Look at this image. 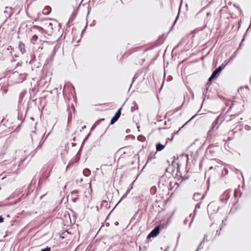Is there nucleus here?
Here are the masks:
<instances>
[{"label":"nucleus","instance_id":"3","mask_svg":"<svg viewBox=\"0 0 251 251\" xmlns=\"http://www.w3.org/2000/svg\"><path fill=\"white\" fill-rule=\"evenodd\" d=\"M226 64H222L221 66L216 68L212 73L216 78H217L222 71L226 67Z\"/></svg>","mask_w":251,"mask_h":251},{"label":"nucleus","instance_id":"31","mask_svg":"<svg viewBox=\"0 0 251 251\" xmlns=\"http://www.w3.org/2000/svg\"><path fill=\"white\" fill-rule=\"evenodd\" d=\"M176 164H177V173H176V175L178 176V173H180L179 169V167L180 166V165L179 163H177Z\"/></svg>","mask_w":251,"mask_h":251},{"label":"nucleus","instance_id":"7","mask_svg":"<svg viewBox=\"0 0 251 251\" xmlns=\"http://www.w3.org/2000/svg\"><path fill=\"white\" fill-rule=\"evenodd\" d=\"M167 143H168L167 141H166L165 145H163L161 143H160V142L156 143V151H162L165 148V147L166 146V145L167 144Z\"/></svg>","mask_w":251,"mask_h":251},{"label":"nucleus","instance_id":"23","mask_svg":"<svg viewBox=\"0 0 251 251\" xmlns=\"http://www.w3.org/2000/svg\"><path fill=\"white\" fill-rule=\"evenodd\" d=\"M238 53V50H236L233 54V55L230 57V60H232L234 59L237 56Z\"/></svg>","mask_w":251,"mask_h":251},{"label":"nucleus","instance_id":"6","mask_svg":"<svg viewBox=\"0 0 251 251\" xmlns=\"http://www.w3.org/2000/svg\"><path fill=\"white\" fill-rule=\"evenodd\" d=\"M216 150L215 148V147L213 145L211 144L207 148L206 151V153L207 155H211V156H213V154L215 153Z\"/></svg>","mask_w":251,"mask_h":251},{"label":"nucleus","instance_id":"53","mask_svg":"<svg viewBox=\"0 0 251 251\" xmlns=\"http://www.w3.org/2000/svg\"><path fill=\"white\" fill-rule=\"evenodd\" d=\"M220 234V232H219L218 230H217V232H216V235H219Z\"/></svg>","mask_w":251,"mask_h":251},{"label":"nucleus","instance_id":"29","mask_svg":"<svg viewBox=\"0 0 251 251\" xmlns=\"http://www.w3.org/2000/svg\"><path fill=\"white\" fill-rule=\"evenodd\" d=\"M133 104L134 105V107H131V111L133 112L134 110H135V109H137V105L136 104L135 102H133Z\"/></svg>","mask_w":251,"mask_h":251},{"label":"nucleus","instance_id":"5","mask_svg":"<svg viewBox=\"0 0 251 251\" xmlns=\"http://www.w3.org/2000/svg\"><path fill=\"white\" fill-rule=\"evenodd\" d=\"M219 119H220V116H218L216 118V119L214 121V122H213V123L211 125L210 129L208 132V134H209L210 132H211L212 131H213L215 129H217L219 128V125L217 126V125L219 123Z\"/></svg>","mask_w":251,"mask_h":251},{"label":"nucleus","instance_id":"8","mask_svg":"<svg viewBox=\"0 0 251 251\" xmlns=\"http://www.w3.org/2000/svg\"><path fill=\"white\" fill-rule=\"evenodd\" d=\"M100 207H104L105 209H109L110 207V204L106 201L103 200L101 203Z\"/></svg>","mask_w":251,"mask_h":251},{"label":"nucleus","instance_id":"45","mask_svg":"<svg viewBox=\"0 0 251 251\" xmlns=\"http://www.w3.org/2000/svg\"><path fill=\"white\" fill-rule=\"evenodd\" d=\"M236 171H237V172H240V174H241V176H242V178H244V176H243V174H242V172H241V171H240V170H238V169H236Z\"/></svg>","mask_w":251,"mask_h":251},{"label":"nucleus","instance_id":"54","mask_svg":"<svg viewBox=\"0 0 251 251\" xmlns=\"http://www.w3.org/2000/svg\"><path fill=\"white\" fill-rule=\"evenodd\" d=\"M34 62H35V61L32 60L30 61L29 63L31 64H32Z\"/></svg>","mask_w":251,"mask_h":251},{"label":"nucleus","instance_id":"28","mask_svg":"<svg viewBox=\"0 0 251 251\" xmlns=\"http://www.w3.org/2000/svg\"><path fill=\"white\" fill-rule=\"evenodd\" d=\"M104 120V118H101V119H99L98 120H97V121H96V122L94 123L95 125H96V126L98 125L102 121H103Z\"/></svg>","mask_w":251,"mask_h":251},{"label":"nucleus","instance_id":"16","mask_svg":"<svg viewBox=\"0 0 251 251\" xmlns=\"http://www.w3.org/2000/svg\"><path fill=\"white\" fill-rule=\"evenodd\" d=\"M90 173L91 172L89 169L86 168L83 171V174L86 176H89Z\"/></svg>","mask_w":251,"mask_h":251},{"label":"nucleus","instance_id":"52","mask_svg":"<svg viewBox=\"0 0 251 251\" xmlns=\"http://www.w3.org/2000/svg\"><path fill=\"white\" fill-rule=\"evenodd\" d=\"M224 170H225V171L226 173L227 174L228 173V170H227V169H224Z\"/></svg>","mask_w":251,"mask_h":251},{"label":"nucleus","instance_id":"40","mask_svg":"<svg viewBox=\"0 0 251 251\" xmlns=\"http://www.w3.org/2000/svg\"><path fill=\"white\" fill-rule=\"evenodd\" d=\"M245 35L244 36V37H243V38L242 39V41H241V43H240V44H241V47H242V45H243V42L244 41V40H245Z\"/></svg>","mask_w":251,"mask_h":251},{"label":"nucleus","instance_id":"21","mask_svg":"<svg viewBox=\"0 0 251 251\" xmlns=\"http://www.w3.org/2000/svg\"><path fill=\"white\" fill-rule=\"evenodd\" d=\"M91 135V132H89L87 134V135L85 136V138L83 139L82 143L81 144V146H83L84 143L86 142V141L88 139L89 137Z\"/></svg>","mask_w":251,"mask_h":251},{"label":"nucleus","instance_id":"60","mask_svg":"<svg viewBox=\"0 0 251 251\" xmlns=\"http://www.w3.org/2000/svg\"><path fill=\"white\" fill-rule=\"evenodd\" d=\"M73 140L74 141H75V137H74V138H73Z\"/></svg>","mask_w":251,"mask_h":251},{"label":"nucleus","instance_id":"12","mask_svg":"<svg viewBox=\"0 0 251 251\" xmlns=\"http://www.w3.org/2000/svg\"><path fill=\"white\" fill-rule=\"evenodd\" d=\"M19 79L18 80L19 82H22L25 79L26 74H19Z\"/></svg>","mask_w":251,"mask_h":251},{"label":"nucleus","instance_id":"39","mask_svg":"<svg viewBox=\"0 0 251 251\" xmlns=\"http://www.w3.org/2000/svg\"><path fill=\"white\" fill-rule=\"evenodd\" d=\"M178 17H179V14H178L177 15V16H176V19H175V21H174V25H175V23L176 22V21H177V19H178Z\"/></svg>","mask_w":251,"mask_h":251},{"label":"nucleus","instance_id":"55","mask_svg":"<svg viewBox=\"0 0 251 251\" xmlns=\"http://www.w3.org/2000/svg\"><path fill=\"white\" fill-rule=\"evenodd\" d=\"M213 169V166H211V167H209V170H212Z\"/></svg>","mask_w":251,"mask_h":251},{"label":"nucleus","instance_id":"47","mask_svg":"<svg viewBox=\"0 0 251 251\" xmlns=\"http://www.w3.org/2000/svg\"><path fill=\"white\" fill-rule=\"evenodd\" d=\"M71 118H72V115L70 114L69 117H68V122H69V121L71 119Z\"/></svg>","mask_w":251,"mask_h":251},{"label":"nucleus","instance_id":"62","mask_svg":"<svg viewBox=\"0 0 251 251\" xmlns=\"http://www.w3.org/2000/svg\"><path fill=\"white\" fill-rule=\"evenodd\" d=\"M201 246V245H200V246H199V247H198V250H197L196 251H198V250L199 249H200V246Z\"/></svg>","mask_w":251,"mask_h":251},{"label":"nucleus","instance_id":"34","mask_svg":"<svg viewBox=\"0 0 251 251\" xmlns=\"http://www.w3.org/2000/svg\"><path fill=\"white\" fill-rule=\"evenodd\" d=\"M77 199H78V197H73V198H72V201L73 202H75L76 201Z\"/></svg>","mask_w":251,"mask_h":251},{"label":"nucleus","instance_id":"15","mask_svg":"<svg viewBox=\"0 0 251 251\" xmlns=\"http://www.w3.org/2000/svg\"><path fill=\"white\" fill-rule=\"evenodd\" d=\"M214 78H216V77L214 76H213L212 74H211V76L208 78V82L206 84V86H209L210 85H211V82Z\"/></svg>","mask_w":251,"mask_h":251},{"label":"nucleus","instance_id":"49","mask_svg":"<svg viewBox=\"0 0 251 251\" xmlns=\"http://www.w3.org/2000/svg\"><path fill=\"white\" fill-rule=\"evenodd\" d=\"M184 224L186 225L187 223V220L185 219L183 222Z\"/></svg>","mask_w":251,"mask_h":251},{"label":"nucleus","instance_id":"30","mask_svg":"<svg viewBox=\"0 0 251 251\" xmlns=\"http://www.w3.org/2000/svg\"><path fill=\"white\" fill-rule=\"evenodd\" d=\"M51 248L49 247H47L44 249H41V251H50Z\"/></svg>","mask_w":251,"mask_h":251},{"label":"nucleus","instance_id":"25","mask_svg":"<svg viewBox=\"0 0 251 251\" xmlns=\"http://www.w3.org/2000/svg\"><path fill=\"white\" fill-rule=\"evenodd\" d=\"M122 107H120V108L118 109V110L116 111V112L115 113V115H117V116H118L119 117H120L121 116V110H122Z\"/></svg>","mask_w":251,"mask_h":251},{"label":"nucleus","instance_id":"43","mask_svg":"<svg viewBox=\"0 0 251 251\" xmlns=\"http://www.w3.org/2000/svg\"><path fill=\"white\" fill-rule=\"evenodd\" d=\"M198 208H200V204L199 203L196 204V207H195L196 209H197Z\"/></svg>","mask_w":251,"mask_h":251},{"label":"nucleus","instance_id":"37","mask_svg":"<svg viewBox=\"0 0 251 251\" xmlns=\"http://www.w3.org/2000/svg\"><path fill=\"white\" fill-rule=\"evenodd\" d=\"M207 235H204L203 240L201 242V244H200L201 245L202 244V243L204 242V241L205 240H206V238H207Z\"/></svg>","mask_w":251,"mask_h":251},{"label":"nucleus","instance_id":"20","mask_svg":"<svg viewBox=\"0 0 251 251\" xmlns=\"http://www.w3.org/2000/svg\"><path fill=\"white\" fill-rule=\"evenodd\" d=\"M133 183V182L130 184V187L126 190V193L122 197L123 198L125 197L128 193H129L131 189L132 188V185Z\"/></svg>","mask_w":251,"mask_h":251},{"label":"nucleus","instance_id":"22","mask_svg":"<svg viewBox=\"0 0 251 251\" xmlns=\"http://www.w3.org/2000/svg\"><path fill=\"white\" fill-rule=\"evenodd\" d=\"M78 194V191L77 190H73L71 192L72 196H75V197H78V195H77Z\"/></svg>","mask_w":251,"mask_h":251},{"label":"nucleus","instance_id":"57","mask_svg":"<svg viewBox=\"0 0 251 251\" xmlns=\"http://www.w3.org/2000/svg\"><path fill=\"white\" fill-rule=\"evenodd\" d=\"M182 106H180V107H178L177 109V110H179L181 108Z\"/></svg>","mask_w":251,"mask_h":251},{"label":"nucleus","instance_id":"35","mask_svg":"<svg viewBox=\"0 0 251 251\" xmlns=\"http://www.w3.org/2000/svg\"><path fill=\"white\" fill-rule=\"evenodd\" d=\"M4 221V218L0 215V223H2Z\"/></svg>","mask_w":251,"mask_h":251},{"label":"nucleus","instance_id":"36","mask_svg":"<svg viewBox=\"0 0 251 251\" xmlns=\"http://www.w3.org/2000/svg\"><path fill=\"white\" fill-rule=\"evenodd\" d=\"M38 38V36L36 35H34L32 36V39L36 41Z\"/></svg>","mask_w":251,"mask_h":251},{"label":"nucleus","instance_id":"9","mask_svg":"<svg viewBox=\"0 0 251 251\" xmlns=\"http://www.w3.org/2000/svg\"><path fill=\"white\" fill-rule=\"evenodd\" d=\"M51 11V8L49 6H46L43 10V14L44 15H48Z\"/></svg>","mask_w":251,"mask_h":251},{"label":"nucleus","instance_id":"56","mask_svg":"<svg viewBox=\"0 0 251 251\" xmlns=\"http://www.w3.org/2000/svg\"><path fill=\"white\" fill-rule=\"evenodd\" d=\"M122 198H123V197L120 199V200L118 201V202L116 204V205H115V207H116V205L120 202V201H121Z\"/></svg>","mask_w":251,"mask_h":251},{"label":"nucleus","instance_id":"26","mask_svg":"<svg viewBox=\"0 0 251 251\" xmlns=\"http://www.w3.org/2000/svg\"><path fill=\"white\" fill-rule=\"evenodd\" d=\"M196 209L195 208V210H194V214H193V217H192V218L191 221L190 222V224H189V227H190L191 225V224H192V222H193V220H194V217H195V214H196Z\"/></svg>","mask_w":251,"mask_h":251},{"label":"nucleus","instance_id":"32","mask_svg":"<svg viewBox=\"0 0 251 251\" xmlns=\"http://www.w3.org/2000/svg\"><path fill=\"white\" fill-rule=\"evenodd\" d=\"M208 91V86H206L205 90L203 92V95L205 96L206 94V93Z\"/></svg>","mask_w":251,"mask_h":251},{"label":"nucleus","instance_id":"18","mask_svg":"<svg viewBox=\"0 0 251 251\" xmlns=\"http://www.w3.org/2000/svg\"><path fill=\"white\" fill-rule=\"evenodd\" d=\"M242 195V193L241 191L239 190L235 189L234 191V196L235 197H236L237 196H239V197H241Z\"/></svg>","mask_w":251,"mask_h":251},{"label":"nucleus","instance_id":"11","mask_svg":"<svg viewBox=\"0 0 251 251\" xmlns=\"http://www.w3.org/2000/svg\"><path fill=\"white\" fill-rule=\"evenodd\" d=\"M19 50L22 53H24L25 51V44L24 43H23L22 42H20L19 43Z\"/></svg>","mask_w":251,"mask_h":251},{"label":"nucleus","instance_id":"50","mask_svg":"<svg viewBox=\"0 0 251 251\" xmlns=\"http://www.w3.org/2000/svg\"><path fill=\"white\" fill-rule=\"evenodd\" d=\"M241 48H242L241 44H240L239 47H238V48L237 50H238V51Z\"/></svg>","mask_w":251,"mask_h":251},{"label":"nucleus","instance_id":"2","mask_svg":"<svg viewBox=\"0 0 251 251\" xmlns=\"http://www.w3.org/2000/svg\"><path fill=\"white\" fill-rule=\"evenodd\" d=\"M160 225L156 226L148 235L147 239L156 237L160 233Z\"/></svg>","mask_w":251,"mask_h":251},{"label":"nucleus","instance_id":"19","mask_svg":"<svg viewBox=\"0 0 251 251\" xmlns=\"http://www.w3.org/2000/svg\"><path fill=\"white\" fill-rule=\"evenodd\" d=\"M201 196V194L200 193H195L193 196V199L195 201H198L200 199V197Z\"/></svg>","mask_w":251,"mask_h":251},{"label":"nucleus","instance_id":"14","mask_svg":"<svg viewBox=\"0 0 251 251\" xmlns=\"http://www.w3.org/2000/svg\"><path fill=\"white\" fill-rule=\"evenodd\" d=\"M33 28L36 29L39 32H41V33H44L45 32V30L42 27L38 25H34Z\"/></svg>","mask_w":251,"mask_h":251},{"label":"nucleus","instance_id":"64","mask_svg":"<svg viewBox=\"0 0 251 251\" xmlns=\"http://www.w3.org/2000/svg\"><path fill=\"white\" fill-rule=\"evenodd\" d=\"M168 248H169V247H167L166 249H165V250H164V251H167V250H168Z\"/></svg>","mask_w":251,"mask_h":251},{"label":"nucleus","instance_id":"63","mask_svg":"<svg viewBox=\"0 0 251 251\" xmlns=\"http://www.w3.org/2000/svg\"><path fill=\"white\" fill-rule=\"evenodd\" d=\"M168 248H169V247H167L166 249H165V250H164V251H167V250H168Z\"/></svg>","mask_w":251,"mask_h":251},{"label":"nucleus","instance_id":"1","mask_svg":"<svg viewBox=\"0 0 251 251\" xmlns=\"http://www.w3.org/2000/svg\"><path fill=\"white\" fill-rule=\"evenodd\" d=\"M202 103L201 104V108L199 110V111H198V112L195 114L194 115V116H193L191 119L188 120L186 123H185V124H184L181 127L179 128V130L176 131V132H174L173 134H172V136L171 137V138H168L167 139H166V141H167L168 142V141H172L174 138V136L175 134H178L179 131H180L181 130V128H182L183 127H184L188 123H189L191 120H192L197 115V114L200 111L201 108H202Z\"/></svg>","mask_w":251,"mask_h":251},{"label":"nucleus","instance_id":"48","mask_svg":"<svg viewBox=\"0 0 251 251\" xmlns=\"http://www.w3.org/2000/svg\"><path fill=\"white\" fill-rule=\"evenodd\" d=\"M211 12H208L206 13V16H210V15H211Z\"/></svg>","mask_w":251,"mask_h":251},{"label":"nucleus","instance_id":"59","mask_svg":"<svg viewBox=\"0 0 251 251\" xmlns=\"http://www.w3.org/2000/svg\"><path fill=\"white\" fill-rule=\"evenodd\" d=\"M86 127V126H82V129H83L84 128H85Z\"/></svg>","mask_w":251,"mask_h":251},{"label":"nucleus","instance_id":"58","mask_svg":"<svg viewBox=\"0 0 251 251\" xmlns=\"http://www.w3.org/2000/svg\"><path fill=\"white\" fill-rule=\"evenodd\" d=\"M115 225L116 226L118 225V222H115Z\"/></svg>","mask_w":251,"mask_h":251},{"label":"nucleus","instance_id":"46","mask_svg":"<svg viewBox=\"0 0 251 251\" xmlns=\"http://www.w3.org/2000/svg\"><path fill=\"white\" fill-rule=\"evenodd\" d=\"M134 79H135V76H134V77H133V78H132V82H131V84H130V85L129 88L131 87L132 83H133V81H134Z\"/></svg>","mask_w":251,"mask_h":251},{"label":"nucleus","instance_id":"51","mask_svg":"<svg viewBox=\"0 0 251 251\" xmlns=\"http://www.w3.org/2000/svg\"><path fill=\"white\" fill-rule=\"evenodd\" d=\"M72 146L73 147H75V146H76V144H75V143H72Z\"/></svg>","mask_w":251,"mask_h":251},{"label":"nucleus","instance_id":"4","mask_svg":"<svg viewBox=\"0 0 251 251\" xmlns=\"http://www.w3.org/2000/svg\"><path fill=\"white\" fill-rule=\"evenodd\" d=\"M230 197L229 196V190H227L224 192L223 195L221 196L220 200L222 202L226 203Z\"/></svg>","mask_w":251,"mask_h":251},{"label":"nucleus","instance_id":"10","mask_svg":"<svg viewBox=\"0 0 251 251\" xmlns=\"http://www.w3.org/2000/svg\"><path fill=\"white\" fill-rule=\"evenodd\" d=\"M119 118H120V117H119L117 115L115 114L114 115V116H113L112 118H111L110 124V125L114 124L115 123H116L118 120Z\"/></svg>","mask_w":251,"mask_h":251},{"label":"nucleus","instance_id":"42","mask_svg":"<svg viewBox=\"0 0 251 251\" xmlns=\"http://www.w3.org/2000/svg\"><path fill=\"white\" fill-rule=\"evenodd\" d=\"M96 126H97L96 125H95V124H94L91 127V130H92L94 129Z\"/></svg>","mask_w":251,"mask_h":251},{"label":"nucleus","instance_id":"13","mask_svg":"<svg viewBox=\"0 0 251 251\" xmlns=\"http://www.w3.org/2000/svg\"><path fill=\"white\" fill-rule=\"evenodd\" d=\"M6 10L4 11V13H8V17H10L12 15V13L11 12V7H6Z\"/></svg>","mask_w":251,"mask_h":251},{"label":"nucleus","instance_id":"24","mask_svg":"<svg viewBox=\"0 0 251 251\" xmlns=\"http://www.w3.org/2000/svg\"><path fill=\"white\" fill-rule=\"evenodd\" d=\"M82 148V146H81L79 150L78 151V152H77V154L76 155V156H78L77 161H78L79 160V159H80V153H81Z\"/></svg>","mask_w":251,"mask_h":251},{"label":"nucleus","instance_id":"38","mask_svg":"<svg viewBox=\"0 0 251 251\" xmlns=\"http://www.w3.org/2000/svg\"><path fill=\"white\" fill-rule=\"evenodd\" d=\"M243 88H246V89H249V86L248 85H246V86H245L244 87L243 86H241L240 88V89H242Z\"/></svg>","mask_w":251,"mask_h":251},{"label":"nucleus","instance_id":"27","mask_svg":"<svg viewBox=\"0 0 251 251\" xmlns=\"http://www.w3.org/2000/svg\"><path fill=\"white\" fill-rule=\"evenodd\" d=\"M104 120V118H101V119H99L98 120H97V121H96V122L94 123L95 125H96V126L98 125L102 121H103Z\"/></svg>","mask_w":251,"mask_h":251},{"label":"nucleus","instance_id":"44","mask_svg":"<svg viewBox=\"0 0 251 251\" xmlns=\"http://www.w3.org/2000/svg\"><path fill=\"white\" fill-rule=\"evenodd\" d=\"M37 64H34V66L36 67V68H39L40 66V63L39 62H37Z\"/></svg>","mask_w":251,"mask_h":251},{"label":"nucleus","instance_id":"17","mask_svg":"<svg viewBox=\"0 0 251 251\" xmlns=\"http://www.w3.org/2000/svg\"><path fill=\"white\" fill-rule=\"evenodd\" d=\"M47 27L48 28V30H50V32H52V30L53 29V26H52V24L51 23H49L47 24Z\"/></svg>","mask_w":251,"mask_h":251},{"label":"nucleus","instance_id":"33","mask_svg":"<svg viewBox=\"0 0 251 251\" xmlns=\"http://www.w3.org/2000/svg\"><path fill=\"white\" fill-rule=\"evenodd\" d=\"M173 79V76L171 75H169L167 78V80L168 81H171Z\"/></svg>","mask_w":251,"mask_h":251},{"label":"nucleus","instance_id":"61","mask_svg":"<svg viewBox=\"0 0 251 251\" xmlns=\"http://www.w3.org/2000/svg\"><path fill=\"white\" fill-rule=\"evenodd\" d=\"M50 134V132L47 135V136H46L45 137V139L47 138V137L48 136V135H49Z\"/></svg>","mask_w":251,"mask_h":251},{"label":"nucleus","instance_id":"41","mask_svg":"<svg viewBox=\"0 0 251 251\" xmlns=\"http://www.w3.org/2000/svg\"><path fill=\"white\" fill-rule=\"evenodd\" d=\"M35 131H32V133L31 134V139L33 140V134H35Z\"/></svg>","mask_w":251,"mask_h":251}]
</instances>
